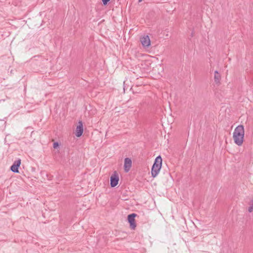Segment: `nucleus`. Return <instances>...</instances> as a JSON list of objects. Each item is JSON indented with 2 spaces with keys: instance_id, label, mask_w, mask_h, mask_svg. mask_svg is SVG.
<instances>
[{
  "instance_id": "obj_1",
  "label": "nucleus",
  "mask_w": 253,
  "mask_h": 253,
  "mask_svg": "<svg viewBox=\"0 0 253 253\" xmlns=\"http://www.w3.org/2000/svg\"><path fill=\"white\" fill-rule=\"evenodd\" d=\"M245 134L244 127L243 125L237 126L233 134V138L234 142L238 146H241L244 141V137Z\"/></svg>"
},
{
  "instance_id": "obj_2",
  "label": "nucleus",
  "mask_w": 253,
  "mask_h": 253,
  "mask_svg": "<svg viewBox=\"0 0 253 253\" xmlns=\"http://www.w3.org/2000/svg\"><path fill=\"white\" fill-rule=\"evenodd\" d=\"M162 158L160 155L157 157L151 169V175L153 177H156L162 168Z\"/></svg>"
},
{
  "instance_id": "obj_3",
  "label": "nucleus",
  "mask_w": 253,
  "mask_h": 253,
  "mask_svg": "<svg viewBox=\"0 0 253 253\" xmlns=\"http://www.w3.org/2000/svg\"><path fill=\"white\" fill-rule=\"evenodd\" d=\"M119 180V175L117 172L115 171L110 177V185L112 187L116 186Z\"/></svg>"
},
{
  "instance_id": "obj_4",
  "label": "nucleus",
  "mask_w": 253,
  "mask_h": 253,
  "mask_svg": "<svg viewBox=\"0 0 253 253\" xmlns=\"http://www.w3.org/2000/svg\"><path fill=\"white\" fill-rule=\"evenodd\" d=\"M136 215H137L136 213H133L128 215L127 216V220L129 223L130 227L131 229L133 230L135 229L136 226V223L135 222V217Z\"/></svg>"
},
{
  "instance_id": "obj_5",
  "label": "nucleus",
  "mask_w": 253,
  "mask_h": 253,
  "mask_svg": "<svg viewBox=\"0 0 253 253\" xmlns=\"http://www.w3.org/2000/svg\"><path fill=\"white\" fill-rule=\"evenodd\" d=\"M21 165V160L18 159L17 161L14 162L13 164L10 167V170L15 173H18L19 170L18 168Z\"/></svg>"
},
{
  "instance_id": "obj_6",
  "label": "nucleus",
  "mask_w": 253,
  "mask_h": 253,
  "mask_svg": "<svg viewBox=\"0 0 253 253\" xmlns=\"http://www.w3.org/2000/svg\"><path fill=\"white\" fill-rule=\"evenodd\" d=\"M140 42L144 47H147L150 45V40L148 36H144L140 38Z\"/></svg>"
},
{
  "instance_id": "obj_7",
  "label": "nucleus",
  "mask_w": 253,
  "mask_h": 253,
  "mask_svg": "<svg viewBox=\"0 0 253 253\" xmlns=\"http://www.w3.org/2000/svg\"><path fill=\"white\" fill-rule=\"evenodd\" d=\"M83 131H84V129H83V123H82V121H80L79 122V125L76 128V135L77 137H80L82 135V134L83 133Z\"/></svg>"
},
{
  "instance_id": "obj_8",
  "label": "nucleus",
  "mask_w": 253,
  "mask_h": 253,
  "mask_svg": "<svg viewBox=\"0 0 253 253\" xmlns=\"http://www.w3.org/2000/svg\"><path fill=\"white\" fill-rule=\"evenodd\" d=\"M132 162L130 159L128 158H126L125 159V164H124V167H125V170L126 172H128L131 167Z\"/></svg>"
},
{
  "instance_id": "obj_9",
  "label": "nucleus",
  "mask_w": 253,
  "mask_h": 253,
  "mask_svg": "<svg viewBox=\"0 0 253 253\" xmlns=\"http://www.w3.org/2000/svg\"><path fill=\"white\" fill-rule=\"evenodd\" d=\"M220 80H221V75L218 73L217 71H215L214 72V81L215 83L217 85H219L220 83Z\"/></svg>"
},
{
  "instance_id": "obj_10",
  "label": "nucleus",
  "mask_w": 253,
  "mask_h": 253,
  "mask_svg": "<svg viewBox=\"0 0 253 253\" xmlns=\"http://www.w3.org/2000/svg\"><path fill=\"white\" fill-rule=\"evenodd\" d=\"M249 205L250 206L248 208V211L250 212H252L253 211V200L250 202Z\"/></svg>"
},
{
  "instance_id": "obj_11",
  "label": "nucleus",
  "mask_w": 253,
  "mask_h": 253,
  "mask_svg": "<svg viewBox=\"0 0 253 253\" xmlns=\"http://www.w3.org/2000/svg\"><path fill=\"white\" fill-rule=\"evenodd\" d=\"M59 146V143L57 142H54L53 144L54 148H57Z\"/></svg>"
},
{
  "instance_id": "obj_12",
  "label": "nucleus",
  "mask_w": 253,
  "mask_h": 253,
  "mask_svg": "<svg viewBox=\"0 0 253 253\" xmlns=\"http://www.w3.org/2000/svg\"><path fill=\"white\" fill-rule=\"evenodd\" d=\"M110 0H102L104 5H106Z\"/></svg>"
},
{
  "instance_id": "obj_13",
  "label": "nucleus",
  "mask_w": 253,
  "mask_h": 253,
  "mask_svg": "<svg viewBox=\"0 0 253 253\" xmlns=\"http://www.w3.org/2000/svg\"><path fill=\"white\" fill-rule=\"evenodd\" d=\"M142 1V0H138V1H139V2H141V1Z\"/></svg>"
}]
</instances>
